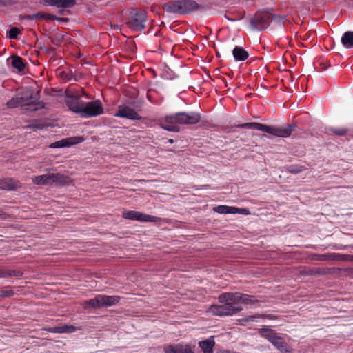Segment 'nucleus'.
I'll return each mask as SVG.
<instances>
[{
  "label": "nucleus",
  "instance_id": "f257e3e1",
  "mask_svg": "<svg viewBox=\"0 0 353 353\" xmlns=\"http://www.w3.org/2000/svg\"><path fill=\"white\" fill-rule=\"evenodd\" d=\"M201 119V116L196 112H181L172 115L167 116L165 122L167 124L163 125L162 128L170 132H179V128L176 124L194 125Z\"/></svg>",
  "mask_w": 353,
  "mask_h": 353
},
{
  "label": "nucleus",
  "instance_id": "f03ea898",
  "mask_svg": "<svg viewBox=\"0 0 353 353\" xmlns=\"http://www.w3.org/2000/svg\"><path fill=\"white\" fill-rule=\"evenodd\" d=\"M259 334L270 342L281 353H292V349L284 341L282 335L270 326L264 325L258 330Z\"/></svg>",
  "mask_w": 353,
  "mask_h": 353
},
{
  "label": "nucleus",
  "instance_id": "7ed1b4c3",
  "mask_svg": "<svg viewBox=\"0 0 353 353\" xmlns=\"http://www.w3.org/2000/svg\"><path fill=\"white\" fill-rule=\"evenodd\" d=\"M199 8V4L193 0H177L164 5L167 12L179 14H188Z\"/></svg>",
  "mask_w": 353,
  "mask_h": 353
},
{
  "label": "nucleus",
  "instance_id": "20e7f679",
  "mask_svg": "<svg viewBox=\"0 0 353 353\" xmlns=\"http://www.w3.org/2000/svg\"><path fill=\"white\" fill-rule=\"evenodd\" d=\"M32 182L41 185H59L62 186L68 184L70 179L68 176L61 173H52L35 176L32 178Z\"/></svg>",
  "mask_w": 353,
  "mask_h": 353
},
{
  "label": "nucleus",
  "instance_id": "39448f33",
  "mask_svg": "<svg viewBox=\"0 0 353 353\" xmlns=\"http://www.w3.org/2000/svg\"><path fill=\"white\" fill-rule=\"evenodd\" d=\"M221 296L222 294L219 296V301L222 305H214L210 307L209 312L212 314L220 316H232L243 310L241 306L236 305L232 301H223Z\"/></svg>",
  "mask_w": 353,
  "mask_h": 353
},
{
  "label": "nucleus",
  "instance_id": "423d86ee",
  "mask_svg": "<svg viewBox=\"0 0 353 353\" xmlns=\"http://www.w3.org/2000/svg\"><path fill=\"white\" fill-rule=\"evenodd\" d=\"M120 300L118 296H107L99 294L93 299L84 301L83 305L85 309L110 307L117 304Z\"/></svg>",
  "mask_w": 353,
  "mask_h": 353
},
{
  "label": "nucleus",
  "instance_id": "0eeeda50",
  "mask_svg": "<svg viewBox=\"0 0 353 353\" xmlns=\"http://www.w3.org/2000/svg\"><path fill=\"white\" fill-rule=\"evenodd\" d=\"M39 99V92L35 91L31 88L26 89L22 96L19 97L21 106L24 108L23 109L30 111H35L41 107L40 103H36Z\"/></svg>",
  "mask_w": 353,
  "mask_h": 353
},
{
  "label": "nucleus",
  "instance_id": "6e6552de",
  "mask_svg": "<svg viewBox=\"0 0 353 353\" xmlns=\"http://www.w3.org/2000/svg\"><path fill=\"white\" fill-rule=\"evenodd\" d=\"M103 113V108L101 101L95 100L90 102H85L81 110V117L90 118L99 116Z\"/></svg>",
  "mask_w": 353,
  "mask_h": 353
},
{
  "label": "nucleus",
  "instance_id": "1a4fd4ad",
  "mask_svg": "<svg viewBox=\"0 0 353 353\" xmlns=\"http://www.w3.org/2000/svg\"><path fill=\"white\" fill-rule=\"evenodd\" d=\"M145 14L134 10L130 13V19L128 21L127 24L133 31H141L145 28Z\"/></svg>",
  "mask_w": 353,
  "mask_h": 353
},
{
  "label": "nucleus",
  "instance_id": "9d476101",
  "mask_svg": "<svg viewBox=\"0 0 353 353\" xmlns=\"http://www.w3.org/2000/svg\"><path fill=\"white\" fill-rule=\"evenodd\" d=\"M65 102L67 107L72 112L77 113L81 116V110L83 108L84 101L79 96L71 92H67L65 97Z\"/></svg>",
  "mask_w": 353,
  "mask_h": 353
},
{
  "label": "nucleus",
  "instance_id": "9b49d317",
  "mask_svg": "<svg viewBox=\"0 0 353 353\" xmlns=\"http://www.w3.org/2000/svg\"><path fill=\"white\" fill-rule=\"evenodd\" d=\"M223 301H232L234 302L236 305L242 303L245 304H252L256 302L254 297L239 292L236 293H223L221 298Z\"/></svg>",
  "mask_w": 353,
  "mask_h": 353
},
{
  "label": "nucleus",
  "instance_id": "f8f14e48",
  "mask_svg": "<svg viewBox=\"0 0 353 353\" xmlns=\"http://www.w3.org/2000/svg\"><path fill=\"white\" fill-rule=\"evenodd\" d=\"M123 217L125 219L139 221L141 222H155L157 219L155 216L132 210L124 211L123 212Z\"/></svg>",
  "mask_w": 353,
  "mask_h": 353
},
{
  "label": "nucleus",
  "instance_id": "ddd939ff",
  "mask_svg": "<svg viewBox=\"0 0 353 353\" xmlns=\"http://www.w3.org/2000/svg\"><path fill=\"white\" fill-rule=\"evenodd\" d=\"M292 132V128L290 125H284L280 127L267 125L265 132L279 137H288Z\"/></svg>",
  "mask_w": 353,
  "mask_h": 353
},
{
  "label": "nucleus",
  "instance_id": "4468645a",
  "mask_svg": "<svg viewBox=\"0 0 353 353\" xmlns=\"http://www.w3.org/2000/svg\"><path fill=\"white\" fill-rule=\"evenodd\" d=\"M114 115L117 117L126 118L131 120L141 119V117L134 110L126 105H119L118 111Z\"/></svg>",
  "mask_w": 353,
  "mask_h": 353
},
{
  "label": "nucleus",
  "instance_id": "2eb2a0df",
  "mask_svg": "<svg viewBox=\"0 0 353 353\" xmlns=\"http://www.w3.org/2000/svg\"><path fill=\"white\" fill-rule=\"evenodd\" d=\"M83 141L81 137H74L67 139H63L60 141L54 142L50 145L51 148H61L65 147H69L74 144L80 143Z\"/></svg>",
  "mask_w": 353,
  "mask_h": 353
},
{
  "label": "nucleus",
  "instance_id": "dca6fc26",
  "mask_svg": "<svg viewBox=\"0 0 353 353\" xmlns=\"http://www.w3.org/2000/svg\"><path fill=\"white\" fill-rule=\"evenodd\" d=\"M43 3L59 8H68L74 6L76 4V0H43Z\"/></svg>",
  "mask_w": 353,
  "mask_h": 353
},
{
  "label": "nucleus",
  "instance_id": "f3484780",
  "mask_svg": "<svg viewBox=\"0 0 353 353\" xmlns=\"http://www.w3.org/2000/svg\"><path fill=\"white\" fill-rule=\"evenodd\" d=\"M164 351L165 353H194L190 345L183 344L167 346L164 348Z\"/></svg>",
  "mask_w": 353,
  "mask_h": 353
},
{
  "label": "nucleus",
  "instance_id": "a211bd4d",
  "mask_svg": "<svg viewBox=\"0 0 353 353\" xmlns=\"http://www.w3.org/2000/svg\"><path fill=\"white\" fill-rule=\"evenodd\" d=\"M20 186L18 181H14L11 179H4L0 180V190H13Z\"/></svg>",
  "mask_w": 353,
  "mask_h": 353
},
{
  "label": "nucleus",
  "instance_id": "6ab92c4d",
  "mask_svg": "<svg viewBox=\"0 0 353 353\" xmlns=\"http://www.w3.org/2000/svg\"><path fill=\"white\" fill-rule=\"evenodd\" d=\"M232 55L236 61H243L248 58V52L241 47L236 46L232 50Z\"/></svg>",
  "mask_w": 353,
  "mask_h": 353
},
{
  "label": "nucleus",
  "instance_id": "aec40b11",
  "mask_svg": "<svg viewBox=\"0 0 353 353\" xmlns=\"http://www.w3.org/2000/svg\"><path fill=\"white\" fill-rule=\"evenodd\" d=\"M266 125L256 123V122H251V123H245L239 125V128L243 129H252L254 130L261 131L265 132L266 129Z\"/></svg>",
  "mask_w": 353,
  "mask_h": 353
},
{
  "label": "nucleus",
  "instance_id": "412c9836",
  "mask_svg": "<svg viewBox=\"0 0 353 353\" xmlns=\"http://www.w3.org/2000/svg\"><path fill=\"white\" fill-rule=\"evenodd\" d=\"M341 43L347 49L353 48V32H345L341 37Z\"/></svg>",
  "mask_w": 353,
  "mask_h": 353
},
{
  "label": "nucleus",
  "instance_id": "4be33fe9",
  "mask_svg": "<svg viewBox=\"0 0 353 353\" xmlns=\"http://www.w3.org/2000/svg\"><path fill=\"white\" fill-rule=\"evenodd\" d=\"M214 341L212 339H208L205 341H200L199 345L202 349L203 353H214L213 347L214 345Z\"/></svg>",
  "mask_w": 353,
  "mask_h": 353
},
{
  "label": "nucleus",
  "instance_id": "5701e85b",
  "mask_svg": "<svg viewBox=\"0 0 353 353\" xmlns=\"http://www.w3.org/2000/svg\"><path fill=\"white\" fill-rule=\"evenodd\" d=\"M236 207L218 205L214 208V211L219 214H235Z\"/></svg>",
  "mask_w": 353,
  "mask_h": 353
},
{
  "label": "nucleus",
  "instance_id": "b1692460",
  "mask_svg": "<svg viewBox=\"0 0 353 353\" xmlns=\"http://www.w3.org/2000/svg\"><path fill=\"white\" fill-rule=\"evenodd\" d=\"M12 65L19 71H23L25 68V65L22 59L17 56H14L12 57Z\"/></svg>",
  "mask_w": 353,
  "mask_h": 353
},
{
  "label": "nucleus",
  "instance_id": "393cba45",
  "mask_svg": "<svg viewBox=\"0 0 353 353\" xmlns=\"http://www.w3.org/2000/svg\"><path fill=\"white\" fill-rule=\"evenodd\" d=\"M76 328L74 326L72 325H63V326H59L56 327L54 329V332L57 333H72L74 332Z\"/></svg>",
  "mask_w": 353,
  "mask_h": 353
},
{
  "label": "nucleus",
  "instance_id": "a878e982",
  "mask_svg": "<svg viewBox=\"0 0 353 353\" xmlns=\"http://www.w3.org/2000/svg\"><path fill=\"white\" fill-rule=\"evenodd\" d=\"M21 275L20 271L15 270H5L0 268V277H6L8 276H19Z\"/></svg>",
  "mask_w": 353,
  "mask_h": 353
},
{
  "label": "nucleus",
  "instance_id": "bb28decb",
  "mask_svg": "<svg viewBox=\"0 0 353 353\" xmlns=\"http://www.w3.org/2000/svg\"><path fill=\"white\" fill-rule=\"evenodd\" d=\"M49 15H52L51 14L48 13H37L34 14H32L31 16H28V19H46L48 20H50V19L48 17Z\"/></svg>",
  "mask_w": 353,
  "mask_h": 353
},
{
  "label": "nucleus",
  "instance_id": "cd10ccee",
  "mask_svg": "<svg viewBox=\"0 0 353 353\" xmlns=\"http://www.w3.org/2000/svg\"><path fill=\"white\" fill-rule=\"evenodd\" d=\"M305 168L303 166L298 165H290L288 168V170L289 172L292 174H298L303 171Z\"/></svg>",
  "mask_w": 353,
  "mask_h": 353
},
{
  "label": "nucleus",
  "instance_id": "c85d7f7f",
  "mask_svg": "<svg viewBox=\"0 0 353 353\" xmlns=\"http://www.w3.org/2000/svg\"><path fill=\"white\" fill-rule=\"evenodd\" d=\"M7 105L8 108H15L19 105L21 106L19 97L12 98V99L7 102Z\"/></svg>",
  "mask_w": 353,
  "mask_h": 353
},
{
  "label": "nucleus",
  "instance_id": "c756f323",
  "mask_svg": "<svg viewBox=\"0 0 353 353\" xmlns=\"http://www.w3.org/2000/svg\"><path fill=\"white\" fill-rule=\"evenodd\" d=\"M260 317H267V318H268V319H272V318L270 316H269V315H267V316L262 315V316H261V315H259V314H256V315H252V316H247V317H245V318L243 319L241 321H242L243 322L246 323V322H249V321H254L256 319H258V318H260Z\"/></svg>",
  "mask_w": 353,
  "mask_h": 353
},
{
  "label": "nucleus",
  "instance_id": "7c9ffc66",
  "mask_svg": "<svg viewBox=\"0 0 353 353\" xmlns=\"http://www.w3.org/2000/svg\"><path fill=\"white\" fill-rule=\"evenodd\" d=\"M14 294L13 291L10 288H6L0 290L1 297H10Z\"/></svg>",
  "mask_w": 353,
  "mask_h": 353
},
{
  "label": "nucleus",
  "instance_id": "2f4dec72",
  "mask_svg": "<svg viewBox=\"0 0 353 353\" xmlns=\"http://www.w3.org/2000/svg\"><path fill=\"white\" fill-rule=\"evenodd\" d=\"M19 33L20 30L19 28L13 27L9 31V37L10 39H16Z\"/></svg>",
  "mask_w": 353,
  "mask_h": 353
},
{
  "label": "nucleus",
  "instance_id": "473e14b6",
  "mask_svg": "<svg viewBox=\"0 0 353 353\" xmlns=\"http://www.w3.org/2000/svg\"><path fill=\"white\" fill-rule=\"evenodd\" d=\"M332 132L339 136H343L346 134L347 130L345 128H333Z\"/></svg>",
  "mask_w": 353,
  "mask_h": 353
},
{
  "label": "nucleus",
  "instance_id": "72a5a7b5",
  "mask_svg": "<svg viewBox=\"0 0 353 353\" xmlns=\"http://www.w3.org/2000/svg\"><path fill=\"white\" fill-rule=\"evenodd\" d=\"M236 210L235 212V214H241L243 215H248L250 214L249 210L246 208H239L236 207Z\"/></svg>",
  "mask_w": 353,
  "mask_h": 353
},
{
  "label": "nucleus",
  "instance_id": "f704fd0d",
  "mask_svg": "<svg viewBox=\"0 0 353 353\" xmlns=\"http://www.w3.org/2000/svg\"><path fill=\"white\" fill-rule=\"evenodd\" d=\"M48 17L50 19V20H55V21H58L59 22H63V21H68V19H66V18H61V17H57L55 15H49Z\"/></svg>",
  "mask_w": 353,
  "mask_h": 353
},
{
  "label": "nucleus",
  "instance_id": "c9c22d12",
  "mask_svg": "<svg viewBox=\"0 0 353 353\" xmlns=\"http://www.w3.org/2000/svg\"><path fill=\"white\" fill-rule=\"evenodd\" d=\"M316 273L318 274H325L326 273V270L324 269H319L316 271Z\"/></svg>",
  "mask_w": 353,
  "mask_h": 353
},
{
  "label": "nucleus",
  "instance_id": "e433bc0d",
  "mask_svg": "<svg viewBox=\"0 0 353 353\" xmlns=\"http://www.w3.org/2000/svg\"><path fill=\"white\" fill-rule=\"evenodd\" d=\"M147 99L150 101V102H154V100L152 99V96L151 94H150V92H148L147 93Z\"/></svg>",
  "mask_w": 353,
  "mask_h": 353
},
{
  "label": "nucleus",
  "instance_id": "4c0bfd02",
  "mask_svg": "<svg viewBox=\"0 0 353 353\" xmlns=\"http://www.w3.org/2000/svg\"><path fill=\"white\" fill-rule=\"evenodd\" d=\"M325 258H326L325 256L321 255L319 256V259L323 261V260H325Z\"/></svg>",
  "mask_w": 353,
  "mask_h": 353
},
{
  "label": "nucleus",
  "instance_id": "58836bf2",
  "mask_svg": "<svg viewBox=\"0 0 353 353\" xmlns=\"http://www.w3.org/2000/svg\"><path fill=\"white\" fill-rule=\"evenodd\" d=\"M251 24H252V28L255 29L256 28V25H255L254 21H252Z\"/></svg>",
  "mask_w": 353,
  "mask_h": 353
},
{
  "label": "nucleus",
  "instance_id": "ea45409f",
  "mask_svg": "<svg viewBox=\"0 0 353 353\" xmlns=\"http://www.w3.org/2000/svg\"><path fill=\"white\" fill-rule=\"evenodd\" d=\"M168 142H169L170 143H173L174 141H173V139H169V140H168Z\"/></svg>",
  "mask_w": 353,
  "mask_h": 353
},
{
  "label": "nucleus",
  "instance_id": "a19ab883",
  "mask_svg": "<svg viewBox=\"0 0 353 353\" xmlns=\"http://www.w3.org/2000/svg\"><path fill=\"white\" fill-rule=\"evenodd\" d=\"M255 20H256V21H259V18H258V17H256V18L255 19Z\"/></svg>",
  "mask_w": 353,
  "mask_h": 353
},
{
  "label": "nucleus",
  "instance_id": "79ce46f5",
  "mask_svg": "<svg viewBox=\"0 0 353 353\" xmlns=\"http://www.w3.org/2000/svg\"><path fill=\"white\" fill-rule=\"evenodd\" d=\"M85 96L86 97V98L89 99L88 95H87V94H85Z\"/></svg>",
  "mask_w": 353,
  "mask_h": 353
}]
</instances>
